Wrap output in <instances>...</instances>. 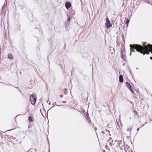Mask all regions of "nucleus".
<instances>
[{
    "label": "nucleus",
    "mask_w": 152,
    "mask_h": 152,
    "mask_svg": "<svg viewBox=\"0 0 152 152\" xmlns=\"http://www.w3.org/2000/svg\"><path fill=\"white\" fill-rule=\"evenodd\" d=\"M129 130L130 131H131V129H127V131H129Z\"/></svg>",
    "instance_id": "13"
},
{
    "label": "nucleus",
    "mask_w": 152,
    "mask_h": 152,
    "mask_svg": "<svg viewBox=\"0 0 152 152\" xmlns=\"http://www.w3.org/2000/svg\"><path fill=\"white\" fill-rule=\"evenodd\" d=\"M143 45V47L141 45L130 44V46L131 53L130 55V56L131 55L132 52L134 51V49L136 50L137 52H140L142 54L143 53V55H145V53L149 54L150 52L152 54V45L145 43Z\"/></svg>",
    "instance_id": "1"
},
{
    "label": "nucleus",
    "mask_w": 152,
    "mask_h": 152,
    "mask_svg": "<svg viewBox=\"0 0 152 152\" xmlns=\"http://www.w3.org/2000/svg\"><path fill=\"white\" fill-rule=\"evenodd\" d=\"M121 55L122 58L123 59H124V58H125V53L124 52H121Z\"/></svg>",
    "instance_id": "8"
},
{
    "label": "nucleus",
    "mask_w": 152,
    "mask_h": 152,
    "mask_svg": "<svg viewBox=\"0 0 152 152\" xmlns=\"http://www.w3.org/2000/svg\"><path fill=\"white\" fill-rule=\"evenodd\" d=\"M102 132V133H103L104 134V132Z\"/></svg>",
    "instance_id": "16"
},
{
    "label": "nucleus",
    "mask_w": 152,
    "mask_h": 152,
    "mask_svg": "<svg viewBox=\"0 0 152 152\" xmlns=\"http://www.w3.org/2000/svg\"><path fill=\"white\" fill-rule=\"evenodd\" d=\"M105 27L108 28L111 27L112 26L108 18H107L106 19V22L105 23Z\"/></svg>",
    "instance_id": "3"
},
{
    "label": "nucleus",
    "mask_w": 152,
    "mask_h": 152,
    "mask_svg": "<svg viewBox=\"0 0 152 152\" xmlns=\"http://www.w3.org/2000/svg\"><path fill=\"white\" fill-rule=\"evenodd\" d=\"M4 5H5V4H4L3 5V8L4 7Z\"/></svg>",
    "instance_id": "15"
},
{
    "label": "nucleus",
    "mask_w": 152,
    "mask_h": 152,
    "mask_svg": "<svg viewBox=\"0 0 152 152\" xmlns=\"http://www.w3.org/2000/svg\"><path fill=\"white\" fill-rule=\"evenodd\" d=\"M126 86L127 87L132 93L133 92L132 89V87L127 82L126 83Z\"/></svg>",
    "instance_id": "4"
},
{
    "label": "nucleus",
    "mask_w": 152,
    "mask_h": 152,
    "mask_svg": "<svg viewBox=\"0 0 152 152\" xmlns=\"http://www.w3.org/2000/svg\"><path fill=\"white\" fill-rule=\"evenodd\" d=\"M59 96H60V97L62 98V97H63V95H60Z\"/></svg>",
    "instance_id": "12"
},
{
    "label": "nucleus",
    "mask_w": 152,
    "mask_h": 152,
    "mask_svg": "<svg viewBox=\"0 0 152 152\" xmlns=\"http://www.w3.org/2000/svg\"><path fill=\"white\" fill-rule=\"evenodd\" d=\"M65 7L67 9H68L71 6V4L69 2H67L65 4Z\"/></svg>",
    "instance_id": "5"
},
{
    "label": "nucleus",
    "mask_w": 152,
    "mask_h": 152,
    "mask_svg": "<svg viewBox=\"0 0 152 152\" xmlns=\"http://www.w3.org/2000/svg\"><path fill=\"white\" fill-rule=\"evenodd\" d=\"M150 58L152 60V57H150Z\"/></svg>",
    "instance_id": "14"
},
{
    "label": "nucleus",
    "mask_w": 152,
    "mask_h": 152,
    "mask_svg": "<svg viewBox=\"0 0 152 152\" xmlns=\"http://www.w3.org/2000/svg\"><path fill=\"white\" fill-rule=\"evenodd\" d=\"M8 58L10 59H12V56L11 54H8Z\"/></svg>",
    "instance_id": "9"
},
{
    "label": "nucleus",
    "mask_w": 152,
    "mask_h": 152,
    "mask_svg": "<svg viewBox=\"0 0 152 152\" xmlns=\"http://www.w3.org/2000/svg\"><path fill=\"white\" fill-rule=\"evenodd\" d=\"M30 99L31 101V104L34 105L36 101V98L35 97V94H32L30 97Z\"/></svg>",
    "instance_id": "2"
},
{
    "label": "nucleus",
    "mask_w": 152,
    "mask_h": 152,
    "mask_svg": "<svg viewBox=\"0 0 152 152\" xmlns=\"http://www.w3.org/2000/svg\"><path fill=\"white\" fill-rule=\"evenodd\" d=\"M71 19V18L70 17H69L68 18V19H67V21L69 22L70 21V19Z\"/></svg>",
    "instance_id": "11"
},
{
    "label": "nucleus",
    "mask_w": 152,
    "mask_h": 152,
    "mask_svg": "<svg viewBox=\"0 0 152 152\" xmlns=\"http://www.w3.org/2000/svg\"><path fill=\"white\" fill-rule=\"evenodd\" d=\"M119 81L120 82L122 83L123 82V77L122 75H120L119 77Z\"/></svg>",
    "instance_id": "6"
},
{
    "label": "nucleus",
    "mask_w": 152,
    "mask_h": 152,
    "mask_svg": "<svg viewBox=\"0 0 152 152\" xmlns=\"http://www.w3.org/2000/svg\"><path fill=\"white\" fill-rule=\"evenodd\" d=\"M33 118L32 116H29L28 118V121L29 122H32L33 121Z\"/></svg>",
    "instance_id": "7"
},
{
    "label": "nucleus",
    "mask_w": 152,
    "mask_h": 152,
    "mask_svg": "<svg viewBox=\"0 0 152 152\" xmlns=\"http://www.w3.org/2000/svg\"><path fill=\"white\" fill-rule=\"evenodd\" d=\"M129 20L128 19H127L126 21V24H127V26H128V23H129Z\"/></svg>",
    "instance_id": "10"
}]
</instances>
